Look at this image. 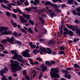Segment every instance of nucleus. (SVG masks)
Wrapping results in <instances>:
<instances>
[{
  "label": "nucleus",
  "mask_w": 80,
  "mask_h": 80,
  "mask_svg": "<svg viewBox=\"0 0 80 80\" xmlns=\"http://www.w3.org/2000/svg\"><path fill=\"white\" fill-rule=\"evenodd\" d=\"M1 6L2 8H7L6 6H5V5H4L3 4H1Z\"/></svg>",
  "instance_id": "59"
},
{
  "label": "nucleus",
  "mask_w": 80,
  "mask_h": 80,
  "mask_svg": "<svg viewBox=\"0 0 80 80\" xmlns=\"http://www.w3.org/2000/svg\"><path fill=\"white\" fill-rule=\"evenodd\" d=\"M17 60H18V61L20 62H22L23 61V60H22V59H21L20 58H17Z\"/></svg>",
  "instance_id": "63"
},
{
  "label": "nucleus",
  "mask_w": 80,
  "mask_h": 80,
  "mask_svg": "<svg viewBox=\"0 0 80 80\" xmlns=\"http://www.w3.org/2000/svg\"><path fill=\"white\" fill-rule=\"evenodd\" d=\"M12 35H13L15 37H18V32L15 31L12 33Z\"/></svg>",
  "instance_id": "23"
},
{
  "label": "nucleus",
  "mask_w": 80,
  "mask_h": 80,
  "mask_svg": "<svg viewBox=\"0 0 80 80\" xmlns=\"http://www.w3.org/2000/svg\"><path fill=\"white\" fill-rule=\"evenodd\" d=\"M74 68H80V66L77 63H75L73 66Z\"/></svg>",
  "instance_id": "31"
},
{
  "label": "nucleus",
  "mask_w": 80,
  "mask_h": 80,
  "mask_svg": "<svg viewBox=\"0 0 80 80\" xmlns=\"http://www.w3.org/2000/svg\"><path fill=\"white\" fill-rule=\"evenodd\" d=\"M63 29L64 31V32H66V33H68V32L69 31L68 29V28H67L66 27H64Z\"/></svg>",
  "instance_id": "38"
},
{
  "label": "nucleus",
  "mask_w": 80,
  "mask_h": 80,
  "mask_svg": "<svg viewBox=\"0 0 80 80\" xmlns=\"http://www.w3.org/2000/svg\"><path fill=\"white\" fill-rule=\"evenodd\" d=\"M78 40H80V39L78 38L77 39L76 38H75L73 40V42H77Z\"/></svg>",
  "instance_id": "54"
},
{
  "label": "nucleus",
  "mask_w": 80,
  "mask_h": 80,
  "mask_svg": "<svg viewBox=\"0 0 80 80\" xmlns=\"http://www.w3.org/2000/svg\"><path fill=\"white\" fill-rule=\"evenodd\" d=\"M9 28L8 27H5V26L0 27V33H2L3 31H7V30H8Z\"/></svg>",
  "instance_id": "5"
},
{
  "label": "nucleus",
  "mask_w": 80,
  "mask_h": 80,
  "mask_svg": "<svg viewBox=\"0 0 80 80\" xmlns=\"http://www.w3.org/2000/svg\"><path fill=\"white\" fill-rule=\"evenodd\" d=\"M10 60L11 64L10 65V68L11 69L14 66L13 65L14 64L13 63V61L11 59H10Z\"/></svg>",
  "instance_id": "22"
},
{
  "label": "nucleus",
  "mask_w": 80,
  "mask_h": 80,
  "mask_svg": "<svg viewBox=\"0 0 80 80\" xmlns=\"http://www.w3.org/2000/svg\"><path fill=\"white\" fill-rule=\"evenodd\" d=\"M20 19L22 23H27V20L25 19L22 16H21L20 17Z\"/></svg>",
  "instance_id": "7"
},
{
  "label": "nucleus",
  "mask_w": 80,
  "mask_h": 80,
  "mask_svg": "<svg viewBox=\"0 0 80 80\" xmlns=\"http://www.w3.org/2000/svg\"><path fill=\"white\" fill-rule=\"evenodd\" d=\"M45 41V39L43 38H41L39 39L40 42H43Z\"/></svg>",
  "instance_id": "47"
},
{
  "label": "nucleus",
  "mask_w": 80,
  "mask_h": 80,
  "mask_svg": "<svg viewBox=\"0 0 80 80\" xmlns=\"http://www.w3.org/2000/svg\"><path fill=\"white\" fill-rule=\"evenodd\" d=\"M68 33L69 35V36L70 37L73 36V32L72 31H69L68 32Z\"/></svg>",
  "instance_id": "13"
},
{
  "label": "nucleus",
  "mask_w": 80,
  "mask_h": 80,
  "mask_svg": "<svg viewBox=\"0 0 80 80\" xmlns=\"http://www.w3.org/2000/svg\"><path fill=\"white\" fill-rule=\"evenodd\" d=\"M7 40L8 42H9L11 44H14V38L13 37H12L10 38H7Z\"/></svg>",
  "instance_id": "3"
},
{
  "label": "nucleus",
  "mask_w": 80,
  "mask_h": 80,
  "mask_svg": "<svg viewBox=\"0 0 80 80\" xmlns=\"http://www.w3.org/2000/svg\"><path fill=\"white\" fill-rule=\"evenodd\" d=\"M28 32L31 33H33V32L32 30V28H29L28 29Z\"/></svg>",
  "instance_id": "25"
},
{
  "label": "nucleus",
  "mask_w": 80,
  "mask_h": 80,
  "mask_svg": "<svg viewBox=\"0 0 80 80\" xmlns=\"http://www.w3.org/2000/svg\"><path fill=\"white\" fill-rule=\"evenodd\" d=\"M30 47L31 48H32V49L33 48L34 49V48H35V47H36V45H35V44H34V45L33 44L32 46Z\"/></svg>",
  "instance_id": "53"
},
{
  "label": "nucleus",
  "mask_w": 80,
  "mask_h": 80,
  "mask_svg": "<svg viewBox=\"0 0 80 80\" xmlns=\"http://www.w3.org/2000/svg\"><path fill=\"white\" fill-rule=\"evenodd\" d=\"M64 27V25H61V26H60L59 27V30H63V28Z\"/></svg>",
  "instance_id": "20"
},
{
  "label": "nucleus",
  "mask_w": 80,
  "mask_h": 80,
  "mask_svg": "<svg viewBox=\"0 0 80 80\" xmlns=\"http://www.w3.org/2000/svg\"><path fill=\"white\" fill-rule=\"evenodd\" d=\"M6 42H7V39H3L1 40V42L3 44H6V43H7Z\"/></svg>",
  "instance_id": "27"
},
{
  "label": "nucleus",
  "mask_w": 80,
  "mask_h": 80,
  "mask_svg": "<svg viewBox=\"0 0 80 80\" xmlns=\"http://www.w3.org/2000/svg\"><path fill=\"white\" fill-rule=\"evenodd\" d=\"M67 27L70 29H72L73 28V26L72 25H68L67 26Z\"/></svg>",
  "instance_id": "50"
},
{
  "label": "nucleus",
  "mask_w": 80,
  "mask_h": 80,
  "mask_svg": "<svg viewBox=\"0 0 80 80\" xmlns=\"http://www.w3.org/2000/svg\"><path fill=\"white\" fill-rule=\"evenodd\" d=\"M47 32H48V31H47V29H46L44 28L43 29L44 34V35H47V34H48Z\"/></svg>",
  "instance_id": "36"
},
{
  "label": "nucleus",
  "mask_w": 80,
  "mask_h": 80,
  "mask_svg": "<svg viewBox=\"0 0 80 80\" xmlns=\"http://www.w3.org/2000/svg\"><path fill=\"white\" fill-rule=\"evenodd\" d=\"M12 72H16L17 71H20L22 70V67L18 65H15L11 69Z\"/></svg>",
  "instance_id": "1"
},
{
  "label": "nucleus",
  "mask_w": 80,
  "mask_h": 80,
  "mask_svg": "<svg viewBox=\"0 0 80 80\" xmlns=\"http://www.w3.org/2000/svg\"><path fill=\"white\" fill-rule=\"evenodd\" d=\"M30 52V50L28 49L26 50L24 52H22V55L24 57H27L29 58L30 57V54L28 53Z\"/></svg>",
  "instance_id": "2"
},
{
  "label": "nucleus",
  "mask_w": 80,
  "mask_h": 80,
  "mask_svg": "<svg viewBox=\"0 0 80 80\" xmlns=\"http://www.w3.org/2000/svg\"><path fill=\"white\" fill-rule=\"evenodd\" d=\"M47 69V67L45 66L44 68H42V72H45Z\"/></svg>",
  "instance_id": "32"
},
{
  "label": "nucleus",
  "mask_w": 80,
  "mask_h": 80,
  "mask_svg": "<svg viewBox=\"0 0 80 80\" xmlns=\"http://www.w3.org/2000/svg\"><path fill=\"white\" fill-rule=\"evenodd\" d=\"M28 60H29V62L31 65H34V63L33 62H32V59L31 58H28Z\"/></svg>",
  "instance_id": "34"
},
{
  "label": "nucleus",
  "mask_w": 80,
  "mask_h": 80,
  "mask_svg": "<svg viewBox=\"0 0 80 80\" xmlns=\"http://www.w3.org/2000/svg\"><path fill=\"white\" fill-rule=\"evenodd\" d=\"M25 78L26 80H30V77L28 76H26V77H25Z\"/></svg>",
  "instance_id": "55"
},
{
  "label": "nucleus",
  "mask_w": 80,
  "mask_h": 80,
  "mask_svg": "<svg viewBox=\"0 0 80 80\" xmlns=\"http://www.w3.org/2000/svg\"><path fill=\"white\" fill-rule=\"evenodd\" d=\"M11 53H12V54H14V55L16 54V53H17V52H16L14 50H11Z\"/></svg>",
  "instance_id": "41"
},
{
  "label": "nucleus",
  "mask_w": 80,
  "mask_h": 80,
  "mask_svg": "<svg viewBox=\"0 0 80 80\" xmlns=\"http://www.w3.org/2000/svg\"><path fill=\"white\" fill-rule=\"evenodd\" d=\"M59 30L60 31L59 32H58V37H60V35H62V34H63V30Z\"/></svg>",
  "instance_id": "12"
},
{
  "label": "nucleus",
  "mask_w": 80,
  "mask_h": 80,
  "mask_svg": "<svg viewBox=\"0 0 80 80\" xmlns=\"http://www.w3.org/2000/svg\"><path fill=\"white\" fill-rule=\"evenodd\" d=\"M54 77L55 78H60V75L56 73Z\"/></svg>",
  "instance_id": "40"
},
{
  "label": "nucleus",
  "mask_w": 80,
  "mask_h": 80,
  "mask_svg": "<svg viewBox=\"0 0 80 80\" xmlns=\"http://www.w3.org/2000/svg\"><path fill=\"white\" fill-rule=\"evenodd\" d=\"M12 32L10 31H3L2 32L1 34V36H3V35H11V34L12 33Z\"/></svg>",
  "instance_id": "6"
},
{
  "label": "nucleus",
  "mask_w": 80,
  "mask_h": 80,
  "mask_svg": "<svg viewBox=\"0 0 80 80\" xmlns=\"http://www.w3.org/2000/svg\"><path fill=\"white\" fill-rule=\"evenodd\" d=\"M29 23L30 24V25H34L35 24V22L33 20H30L28 21Z\"/></svg>",
  "instance_id": "19"
},
{
  "label": "nucleus",
  "mask_w": 80,
  "mask_h": 80,
  "mask_svg": "<svg viewBox=\"0 0 80 80\" xmlns=\"http://www.w3.org/2000/svg\"><path fill=\"white\" fill-rule=\"evenodd\" d=\"M15 65H19V62L17 61H16L15 62Z\"/></svg>",
  "instance_id": "58"
},
{
  "label": "nucleus",
  "mask_w": 80,
  "mask_h": 80,
  "mask_svg": "<svg viewBox=\"0 0 80 80\" xmlns=\"http://www.w3.org/2000/svg\"><path fill=\"white\" fill-rule=\"evenodd\" d=\"M38 50L37 49H34L33 51V53L34 55H37V52H38Z\"/></svg>",
  "instance_id": "29"
},
{
  "label": "nucleus",
  "mask_w": 80,
  "mask_h": 80,
  "mask_svg": "<svg viewBox=\"0 0 80 80\" xmlns=\"http://www.w3.org/2000/svg\"><path fill=\"white\" fill-rule=\"evenodd\" d=\"M22 3L20 2L19 1H17V4L18 6H20V5H22Z\"/></svg>",
  "instance_id": "45"
},
{
  "label": "nucleus",
  "mask_w": 80,
  "mask_h": 80,
  "mask_svg": "<svg viewBox=\"0 0 80 80\" xmlns=\"http://www.w3.org/2000/svg\"><path fill=\"white\" fill-rule=\"evenodd\" d=\"M52 71V72H54L55 73H58L59 72V69H58V68H51Z\"/></svg>",
  "instance_id": "9"
},
{
  "label": "nucleus",
  "mask_w": 80,
  "mask_h": 80,
  "mask_svg": "<svg viewBox=\"0 0 80 80\" xmlns=\"http://www.w3.org/2000/svg\"><path fill=\"white\" fill-rule=\"evenodd\" d=\"M8 78L9 80H12V77L11 76H10L8 77Z\"/></svg>",
  "instance_id": "64"
},
{
  "label": "nucleus",
  "mask_w": 80,
  "mask_h": 80,
  "mask_svg": "<svg viewBox=\"0 0 80 80\" xmlns=\"http://www.w3.org/2000/svg\"><path fill=\"white\" fill-rule=\"evenodd\" d=\"M3 2H4L5 3H9V2L7 0H0V3H2Z\"/></svg>",
  "instance_id": "18"
},
{
  "label": "nucleus",
  "mask_w": 80,
  "mask_h": 80,
  "mask_svg": "<svg viewBox=\"0 0 80 80\" xmlns=\"http://www.w3.org/2000/svg\"><path fill=\"white\" fill-rule=\"evenodd\" d=\"M58 53L60 55H63L65 54V52L63 51H60Z\"/></svg>",
  "instance_id": "26"
},
{
  "label": "nucleus",
  "mask_w": 80,
  "mask_h": 80,
  "mask_svg": "<svg viewBox=\"0 0 80 80\" xmlns=\"http://www.w3.org/2000/svg\"><path fill=\"white\" fill-rule=\"evenodd\" d=\"M73 1H74V0H68V3L71 5H73Z\"/></svg>",
  "instance_id": "24"
},
{
  "label": "nucleus",
  "mask_w": 80,
  "mask_h": 80,
  "mask_svg": "<svg viewBox=\"0 0 80 80\" xmlns=\"http://www.w3.org/2000/svg\"><path fill=\"white\" fill-rule=\"evenodd\" d=\"M24 4H25V6H28L29 5V3H28V0H26V2H24Z\"/></svg>",
  "instance_id": "39"
},
{
  "label": "nucleus",
  "mask_w": 80,
  "mask_h": 80,
  "mask_svg": "<svg viewBox=\"0 0 80 80\" xmlns=\"http://www.w3.org/2000/svg\"><path fill=\"white\" fill-rule=\"evenodd\" d=\"M40 50H41L40 52V54L41 55H43V53H47V50L44 47H41L40 48Z\"/></svg>",
  "instance_id": "4"
},
{
  "label": "nucleus",
  "mask_w": 80,
  "mask_h": 80,
  "mask_svg": "<svg viewBox=\"0 0 80 80\" xmlns=\"http://www.w3.org/2000/svg\"><path fill=\"white\" fill-rule=\"evenodd\" d=\"M80 30V29L78 28L77 27H76L75 28V31H76V32H78Z\"/></svg>",
  "instance_id": "61"
},
{
  "label": "nucleus",
  "mask_w": 80,
  "mask_h": 80,
  "mask_svg": "<svg viewBox=\"0 0 80 80\" xmlns=\"http://www.w3.org/2000/svg\"><path fill=\"white\" fill-rule=\"evenodd\" d=\"M18 58V54L17 53L15 54H14V55L13 57L12 58V59L13 60H16L17 58Z\"/></svg>",
  "instance_id": "17"
},
{
  "label": "nucleus",
  "mask_w": 80,
  "mask_h": 80,
  "mask_svg": "<svg viewBox=\"0 0 80 80\" xmlns=\"http://www.w3.org/2000/svg\"><path fill=\"white\" fill-rule=\"evenodd\" d=\"M31 8H25V10L27 12H30V11H31Z\"/></svg>",
  "instance_id": "44"
},
{
  "label": "nucleus",
  "mask_w": 80,
  "mask_h": 80,
  "mask_svg": "<svg viewBox=\"0 0 80 80\" xmlns=\"http://www.w3.org/2000/svg\"><path fill=\"white\" fill-rule=\"evenodd\" d=\"M45 64L46 65H48L49 66H51L52 65V64L48 61H46L45 62Z\"/></svg>",
  "instance_id": "33"
},
{
  "label": "nucleus",
  "mask_w": 80,
  "mask_h": 80,
  "mask_svg": "<svg viewBox=\"0 0 80 80\" xmlns=\"http://www.w3.org/2000/svg\"><path fill=\"white\" fill-rule=\"evenodd\" d=\"M37 72H34L33 75L32 76V77L33 78H35V77H36V74H37Z\"/></svg>",
  "instance_id": "57"
},
{
  "label": "nucleus",
  "mask_w": 80,
  "mask_h": 80,
  "mask_svg": "<svg viewBox=\"0 0 80 80\" xmlns=\"http://www.w3.org/2000/svg\"><path fill=\"white\" fill-rule=\"evenodd\" d=\"M33 4L34 5H37L39 3H40V1L39 0H34Z\"/></svg>",
  "instance_id": "14"
},
{
  "label": "nucleus",
  "mask_w": 80,
  "mask_h": 80,
  "mask_svg": "<svg viewBox=\"0 0 80 80\" xmlns=\"http://www.w3.org/2000/svg\"><path fill=\"white\" fill-rule=\"evenodd\" d=\"M36 59L37 60H38L39 62H41V61H42V59L39 57L36 58Z\"/></svg>",
  "instance_id": "46"
},
{
  "label": "nucleus",
  "mask_w": 80,
  "mask_h": 80,
  "mask_svg": "<svg viewBox=\"0 0 80 80\" xmlns=\"http://www.w3.org/2000/svg\"><path fill=\"white\" fill-rule=\"evenodd\" d=\"M22 73L23 75L25 76V77H26V76H28V75L27 76V70H26V69L23 70L22 71Z\"/></svg>",
  "instance_id": "21"
},
{
  "label": "nucleus",
  "mask_w": 80,
  "mask_h": 80,
  "mask_svg": "<svg viewBox=\"0 0 80 80\" xmlns=\"http://www.w3.org/2000/svg\"><path fill=\"white\" fill-rule=\"evenodd\" d=\"M13 11L14 13H17V12H18L19 13V14H20V15L22 14V11H21V10L20 9H19V8H18L16 9V10L15 9H13Z\"/></svg>",
  "instance_id": "8"
},
{
  "label": "nucleus",
  "mask_w": 80,
  "mask_h": 80,
  "mask_svg": "<svg viewBox=\"0 0 80 80\" xmlns=\"http://www.w3.org/2000/svg\"><path fill=\"white\" fill-rule=\"evenodd\" d=\"M0 75L2 76H3V75H4V74L3 73V71H2V70L0 71Z\"/></svg>",
  "instance_id": "56"
},
{
  "label": "nucleus",
  "mask_w": 80,
  "mask_h": 80,
  "mask_svg": "<svg viewBox=\"0 0 80 80\" xmlns=\"http://www.w3.org/2000/svg\"><path fill=\"white\" fill-rule=\"evenodd\" d=\"M62 72L63 73H66V74H68V73H69L68 71L67 70H65L64 69H62Z\"/></svg>",
  "instance_id": "30"
},
{
  "label": "nucleus",
  "mask_w": 80,
  "mask_h": 80,
  "mask_svg": "<svg viewBox=\"0 0 80 80\" xmlns=\"http://www.w3.org/2000/svg\"><path fill=\"white\" fill-rule=\"evenodd\" d=\"M65 47H63L62 46L60 47V50H65Z\"/></svg>",
  "instance_id": "52"
},
{
  "label": "nucleus",
  "mask_w": 80,
  "mask_h": 80,
  "mask_svg": "<svg viewBox=\"0 0 80 80\" xmlns=\"http://www.w3.org/2000/svg\"><path fill=\"white\" fill-rule=\"evenodd\" d=\"M6 14L7 16H8V17L10 16V12H6Z\"/></svg>",
  "instance_id": "49"
},
{
  "label": "nucleus",
  "mask_w": 80,
  "mask_h": 80,
  "mask_svg": "<svg viewBox=\"0 0 80 80\" xmlns=\"http://www.w3.org/2000/svg\"><path fill=\"white\" fill-rule=\"evenodd\" d=\"M16 42L17 44H18L20 46L21 45H22V42L19 41H16Z\"/></svg>",
  "instance_id": "35"
},
{
  "label": "nucleus",
  "mask_w": 80,
  "mask_h": 80,
  "mask_svg": "<svg viewBox=\"0 0 80 80\" xmlns=\"http://www.w3.org/2000/svg\"><path fill=\"white\" fill-rule=\"evenodd\" d=\"M22 13L23 17L25 18H26V17H27V14H26L24 13V12L22 11Z\"/></svg>",
  "instance_id": "43"
},
{
  "label": "nucleus",
  "mask_w": 80,
  "mask_h": 80,
  "mask_svg": "<svg viewBox=\"0 0 80 80\" xmlns=\"http://www.w3.org/2000/svg\"><path fill=\"white\" fill-rule=\"evenodd\" d=\"M13 25V26L14 28H16L17 27V24L16 23L14 22L13 23V24H12Z\"/></svg>",
  "instance_id": "62"
},
{
  "label": "nucleus",
  "mask_w": 80,
  "mask_h": 80,
  "mask_svg": "<svg viewBox=\"0 0 80 80\" xmlns=\"http://www.w3.org/2000/svg\"><path fill=\"white\" fill-rule=\"evenodd\" d=\"M52 3H51V2H50L47 1L46 2L44 5L45 6H47V5H51V6H52Z\"/></svg>",
  "instance_id": "15"
},
{
  "label": "nucleus",
  "mask_w": 80,
  "mask_h": 80,
  "mask_svg": "<svg viewBox=\"0 0 80 80\" xmlns=\"http://www.w3.org/2000/svg\"><path fill=\"white\" fill-rule=\"evenodd\" d=\"M43 10H44V9H41L39 10L38 9H36L35 10V11H36V13H38L39 14H42L43 12Z\"/></svg>",
  "instance_id": "10"
},
{
  "label": "nucleus",
  "mask_w": 80,
  "mask_h": 80,
  "mask_svg": "<svg viewBox=\"0 0 80 80\" xmlns=\"http://www.w3.org/2000/svg\"><path fill=\"white\" fill-rule=\"evenodd\" d=\"M51 6H52L55 9H58V6L57 4H53V3H52Z\"/></svg>",
  "instance_id": "28"
},
{
  "label": "nucleus",
  "mask_w": 80,
  "mask_h": 80,
  "mask_svg": "<svg viewBox=\"0 0 80 80\" xmlns=\"http://www.w3.org/2000/svg\"><path fill=\"white\" fill-rule=\"evenodd\" d=\"M72 13L74 15L76 16L77 15V13L76 12H75V9H73L72 11Z\"/></svg>",
  "instance_id": "48"
},
{
  "label": "nucleus",
  "mask_w": 80,
  "mask_h": 80,
  "mask_svg": "<svg viewBox=\"0 0 80 80\" xmlns=\"http://www.w3.org/2000/svg\"><path fill=\"white\" fill-rule=\"evenodd\" d=\"M50 15L51 17V18H53L55 17H56V14H55L53 12H52L51 13L49 14Z\"/></svg>",
  "instance_id": "16"
},
{
  "label": "nucleus",
  "mask_w": 80,
  "mask_h": 80,
  "mask_svg": "<svg viewBox=\"0 0 80 80\" xmlns=\"http://www.w3.org/2000/svg\"><path fill=\"white\" fill-rule=\"evenodd\" d=\"M56 73L55 72H53V71H52V69H51V71L50 72V75L51 77L53 78H54L55 76V74Z\"/></svg>",
  "instance_id": "11"
},
{
  "label": "nucleus",
  "mask_w": 80,
  "mask_h": 80,
  "mask_svg": "<svg viewBox=\"0 0 80 80\" xmlns=\"http://www.w3.org/2000/svg\"><path fill=\"white\" fill-rule=\"evenodd\" d=\"M68 32H66L65 31L63 33V34L64 35L65 37H67V35H68Z\"/></svg>",
  "instance_id": "51"
},
{
  "label": "nucleus",
  "mask_w": 80,
  "mask_h": 80,
  "mask_svg": "<svg viewBox=\"0 0 80 80\" xmlns=\"http://www.w3.org/2000/svg\"><path fill=\"white\" fill-rule=\"evenodd\" d=\"M21 30L22 32H23V33H25V34H27V31L25 30L23 28H21Z\"/></svg>",
  "instance_id": "37"
},
{
  "label": "nucleus",
  "mask_w": 80,
  "mask_h": 80,
  "mask_svg": "<svg viewBox=\"0 0 80 80\" xmlns=\"http://www.w3.org/2000/svg\"><path fill=\"white\" fill-rule=\"evenodd\" d=\"M23 58V57L21 55H18V58Z\"/></svg>",
  "instance_id": "60"
},
{
  "label": "nucleus",
  "mask_w": 80,
  "mask_h": 80,
  "mask_svg": "<svg viewBox=\"0 0 80 80\" xmlns=\"http://www.w3.org/2000/svg\"><path fill=\"white\" fill-rule=\"evenodd\" d=\"M30 14H28L27 15H26V19H27V20H28L30 18Z\"/></svg>",
  "instance_id": "42"
}]
</instances>
